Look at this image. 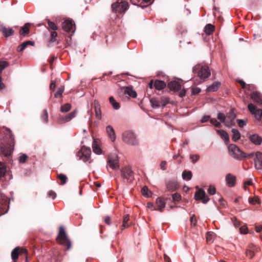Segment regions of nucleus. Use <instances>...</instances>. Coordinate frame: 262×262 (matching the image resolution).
Returning a JSON list of instances; mask_svg holds the SVG:
<instances>
[{
  "instance_id": "obj_4",
  "label": "nucleus",
  "mask_w": 262,
  "mask_h": 262,
  "mask_svg": "<svg viewBox=\"0 0 262 262\" xmlns=\"http://www.w3.org/2000/svg\"><path fill=\"white\" fill-rule=\"evenodd\" d=\"M193 73H197L198 76L202 80H205L210 75V71L207 66L196 65L193 68Z\"/></svg>"
},
{
  "instance_id": "obj_5",
  "label": "nucleus",
  "mask_w": 262,
  "mask_h": 262,
  "mask_svg": "<svg viewBox=\"0 0 262 262\" xmlns=\"http://www.w3.org/2000/svg\"><path fill=\"white\" fill-rule=\"evenodd\" d=\"M228 150L230 156L236 160H241L246 156V154L242 151L235 144H230L228 146Z\"/></svg>"
},
{
  "instance_id": "obj_14",
  "label": "nucleus",
  "mask_w": 262,
  "mask_h": 262,
  "mask_svg": "<svg viewBox=\"0 0 262 262\" xmlns=\"http://www.w3.org/2000/svg\"><path fill=\"white\" fill-rule=\"evenodd\" d=\"M165 206V202L163 198L159 197L156 199V206L154 207L153 210H158L160 212H163L164 208Z\"/></svg>"
},
{
  "instance_id": "obj_33",
  "label": "nucleus",
  "mask_w": 262,
  "mask_h": 262,
  "mask_svg": "<svg viewBox=\"0 0 262 262\" xmlns=\"http://www.w3.org/2000/svg\"><path fill=\"white\" fill-rule=\"evenodd\" d=\"M33 42L31 41H25L17 47V51L18 52H23L28 45H33Z\"/></svg>"
},
{
  "instance_id": "obj_53",
  "label": "nucleus",
  "mask_w": 262,
  "mask_h": 262,
  "mask_svg": "<svg viewBox=\"0 0 262 262\" xmlns=\"http://www.w3.org/2000/svg\"><path fill=\"white\" fill-rule=\"evenodd\" d=\"M161 103L163 106H165L169 103V98L168 97H163L161 99Z\"/></svg>"
},
{
  "instance_id": "obj_28",
  "label": "nucleus",
  "mask_w": 262,
  "mask_h": 262,
  "mask_svg": "<svg viewBox=\"0 0 262 262\" xmlns=\"http://www.w3.org/2000/svg\"><path fill=\"white\" fill-rule=\"evenodd\" d=\"M166 83L164 81L156 80L154 82V87L158 90H161L166 87Z\"/></svg>"
},
{
  "instance_id": "obj_49",
  "label": "nucleus",
  "mask_w": 262,
  "mask_h": 262,
  "mask_svg": "<svg viewBox=\"0 0 262 262\" xmlns=\"http://www.w3.org/2000/svg\"><path fill=\"white\" fill-rule=\"evenodd\" d=\"M9 66L8 62L6 61H1L0 62V73H2L3 70Z\"/></svg>"
},
{
  "instance_id": "obj_41",
  "label": "nucleus",
  "mask_w": 262,
  "mask_h": 262,
  "mask_svg": "<svg viewBox=\"0 0 262 262\" xmlns=\"http://www.w3.org/2000/svg\"><path fill=\"white\" fill-rule=\"evenodd\" d=\"M71 108V105L70 103H66L60 107V111L62 113H67L70 111Z\"/></svg>"
},
{
  "instance_id": "obj_46",
  "label": "nucleus",
  "mask_w": 262,
  "mask_h": 262,
  "mask_svg": "<svg viewBox=\"0 0 262 262\" xmlns=\"http://www.w3.org/2000/svg\"><path fill=\"white\" fill-rule=\"evenodd\" d=\"M41 118L45 123L48 122V114L47 110H44L42 112Z\"/></svg>"
},
{
  "instance_id": "obj_25",
  "label": "nucleus",
  "mask_w": 262,
  "mask_h": 262,
  "mask_svg": "<svg viewBox=\"0 0 262 262\" xmlns=\"http://www.w3.org/2000/svg\"><path fill=\"white\" fill-rule=\"evenodd\" d=\"M250 140L256 145H260L262 142V138L258 135L253 134L250 136Z\"/></svg>"
},
{
  "instance_id": "obj_35",
  "label": "nucleus",
  "mask_w": 262,
  "mask_h": 262,
  "mask_svg": "<svg viewBox=\"0 0 262 262\" xmlns=\"http://www.w3.org/2000/svg\"><path fill=\"white\" fill-rule=\"evenodd\" d=\"M232 133L233 134V136L232 137V139L234 142H236L237 140H238L240 139L241 134L236 129H232Z\"/></svg>"
},
{
  "instance_id": "obj_51",
  "label": "nucleus",
  "mask_w": 262,
  "mask_h": 262,
  "mask_svg": "<svg viewBox=\"0 0 262 262\" xmlns=\"http://www.w3.org/2000/svg\"><path fill=\"white\" fill-rule=\"evenodd\" d=\"M57 36V33L55 31H52L51 32V38L50 39V42H54L56 41V38Z\"/></svg>"
},
{
  "instance_id": "obj_63",
  "label": "nucleus",
  "mask_w": 262,
  "mask_h": 262,
  "mask_svg": "<svg viewBox=\"0 0 262 262\" xmlns=\"http://www.w3.org/2000/svg\"><path fill=\"white\" fill-rule=\"evenodd\" d=\"M190 221L192 225L194 226H195L196 224V220L195 217L194 215H193L192 216L190 217Z\"/></svg>"
},
{
  "instance_id": "obj_9",
  "label": "nucleus",
  "mask_w": 262,
  "mask_h": 262,
  "mask_svg": "<svg viewBox=\"0 0 262 262\" xmlns=\"http://www.w3.org/2000/svg\"><path fill=\"white\" fill-rule=\"evenodd\" d=\"M28 254V250L26 248L19 247H15L11 252V256L14 262H16L19 255L21 254Z\"/></svg>"
},
{
  "instance_id": "obj_55",
  "label": "nucleus",
  "mask_w": 262,
  "mask_h": 262,
  "mask_svg": "<svg viewBox=\"0 0 262 262\" xmlns=\"http://www.w3.org/2000/svg\"><path fill=\"white\" fill-rule=\"evenodd\" d=\"M210 123L216 127H220L221 123L219 122L216 119H210Z\"/></svg>"
},
{
  "instance_id": "obj_19",
  "label": "nucleus",
  "mask_w": 262,
  "mask_h": 262,
  "mask_svg": "<svg viewBox=\"0 0 262 262\" xmlns=\"http://www.w3.org/2000/svg\"><path fill=\"white\" fill-rule=\"evenodd\" d=\"M236 116L235 114L231 111L229 112L226 116L225 125L230 127L234 124V121Z\"/></svg>"
},
{
  "instance_id": "obj_36",
  "label": "nucleus",
  "mask_w": 262,
  "mask_h": 262,
  "mask_svg": "<svg viewBox=\"0 0 262 262\" xmlns=\"http://www.w3.org/2000/svg\"><path fill=\"white\" fill-rule=\"evenodd\" d=\"M57 178L58 180L60 181V182L59 183L60 185H63L67 182L68 178L65 174L63 173H60L57 174Z\"/></svg>"
},
{
  "instance_id": "obj_56",
  "label": "nucleus",
  "mask_w": 262,
  "mask_h": 262,
  "mask_svg": "<svg viewBox=\"0 0 262 262\" xmlns=\"http://www.w3.org/2000/svg\"><path fill=\"white\" fill-rule=\"evenodd\" d=\"M172 198L173 201H179L181 200V196L180 194L175 193L172 195Z\"/></svg>"
},
{
  "instance_id": "obj_59",
  "label": "nucleus",
  "mask_w": 262,
  "mask_h": 262,
  "mask_svg": "<svg viewBox=\"0 0 262 262\" xmlns=\"http://www.w3.org/2000/svg\"><path fill=\"white\" fill-rule=\"evenodd\" d=\"M239 231L242 234H247L248 233V228L246 226H243L240 227Z\"/></svg>"
},
{
  "instance_id": "obj_20",
  "label": "nucleus",
  "mask_w": 262,
  "mask_h": 262,
  "mask_svg": "<svg viewBox=\"0 0 262 262\" xmlns=\"http://www.w3.org/2000/svg\"><path fill=\"white\" fill-rule=\"evenodd\" d=\"M74 23L71 19H67L64 20L62 24V28L63 30L66 32H70L72 28Z\"/></svg>"
},
{
  "instance_id": "obj_45",
  "label": "nucleus",
  "mask_w": 262,
  "mask_h": 262,
  "mask_svg": "<svg viewBox=\"0 0 262 262\" xmlns=\"http://www.w3.org/2000/svg\"><path fill=\"white\" fill-rule=\"evenodd\" d=\"M64 87L63 86H61L60 88H58L57 91L54 94V97L55 98L62 97V95L64 91Z\"/></svg>"
},
{
  "instance_id": "obj_11",
  "label": "nucleus",
  "mask_w": 262,
  "mask_h": 262,
  "mask_svg": "<svg viewBox=\"0 0 262 262\" xmlns=\"http://www.w3.org/2000/svg\"><path fill=\"white\" fill-rule=\"evenodd\" d=\"M260 251V249L259 247H257L253 244H250L248 246L246 253V256L249 258H252L256 253L259 252Z\"/></svg>"
},
{
  "instance_id": "obj_54",
  "label": "nucleus",
  "mask_w": 262,
  "mask_h": 262,
  "mask_svg": "<svg viewBox=\"0 0 262 262\" xmlns=\"http://www.w3.org/2000/svg\"><path fill=\"white\" fill-rule=\"evenodd\" d=\"M200 159V156L199 155H192L190 156V159L192 163H195Z\"/></svg>"
},
{
  "instance_id": "obj_18",
  "label": "nucleus",
  "mask_w": 262,
  "mask_h": 262,
  "mask_svg": "<svg viewBox=\"0 0 262 262\" xmlns=\"http://www.w3.org/2000/svg\"><path fill=\"white\" fill-rule=\"evenodd\" d=\"M166 186L168 191L173 192L178 188L179 185L176 181L172 180L168 181L166 183Z\"/></svg>"
},
{
  "instance_id": "obj_29",
  "label": "nucleus",
  "mask_w": 262,
  "mask_h": 262,
  "mask_svg": "<svg viewBox=\"0 0 262 262\" xmlns=\"http://www.w3.org/2000/svg\"><path fill=\"white\" fill-rule=\"evenodd\" d=\"M218 134L221 137L225 140L226 143H228L229 141V137L228 133L224 130H217Z\"/></svg>"
},
{
  "instance_id": "obj_47",
  "label": "nucleus",
  "mask_w": 262,
  "mask_h": 262,
  "mask_svg": "<svg viewBox=\"0 0 262 262\" xmlns=\"http://www.w3.org/2000/svg\"><path fill=\"white\" fill-rule=\"evenodd\" d=\"M249 203L252 205H255L256 204H259L260 200L257 196L254 198H249Z\"/></svg>"
},
{
  "instance_id": "obj_34",
  "label": "nucleus",
  "mask_w": 262,
  "mask_h": 262,
  "mask_svg": "<svg viewBox=\"0 0 262 262\" xmlns=\"http://www.w3.org/2000/svg\"><path fill=\"white\" fill-rule=\"evenodd\" d=\"M129 220V214H125L123 216V224L121 227V230H123L125 228H127L129 226V224L128 223V222Z\"/></svg>"
},
{
  "instance_id": "obj_60",
  "label": "nucleus",
  "mask_w": 262,
  "mask_h": 262,
  "mask_svg": "<svg viewBox=\"0 0 262 262\" xmlns=\"http://www.w3.org/2000/svg\"><path fill=\"white\" fill-rule=\"evenodd\" d=\"M232 220L235 227H238L241 225V222L237 220L236 217H234L233 219H232Z\"/></svg>"
},
{
  "instance_id": "obj_58",
  "label": "nucleus",
  "mask_w": 262,
  "mask_h": 262,
  "mask_svg": "<svg viewBox=\"0 0 262 262\" xmlns=\"http://www.w3.org/2000/svg\"><path fill=\"white\" fill-rule=\"evenodd\" d=\"M191 90L193 95L198 94L201 92V89L198 87H192Z\"/></svg>"
},
{
  "instance_id": "obj_42",
  "label": "nucleus",
  "mask_w": 262,
  "mask_h": 262,
  "mask_svg": "<svg viewBox=\"0 0 262 262\" xmlns=\"http://www.w3.org/2000/svg\"><path fill=\"white\" fill-rule=\"evenodd\" d=\"M6 171V167L5 164L0 162V177H4Z\"/></svg>"
},
{
  "instance_id": "obj_7",
  "label": "nucleus",
  "mask_w": 262,
  "mask_h": 262,
  "mask_svg": "<svg viewBox=\"0 0 262 262\" xmlns=\"http://www.w3.org/2000/svg\"><path fill=\"white\" fill-rule=\"evenodd\" d=\"M128 3L123 0H117L112 5L113 11L118 13H124L128 9Z\"/></svg>"
},
{
  "instance_id": "obj_16",
  "label": "nucleus",
  "mask_w": 262,
  "mask_h": 262,
  "mask_svg": "<svg viewBox=\"0 0 262 262\" xmlns=\"http://www.w3.org/2000/svg\"><path fill=\"white\" fill-rule=\"evenodd\" d=\"M0 31L6 38L12 35L14 33V31L12 28H7L2 24L0 25Z\"/></svg>"
},
{
  "instance_id": "obj_40",
  "label": "nucleus",
  "mask_w": 262,
  "mask_h": 262,
  "mask_svg": "<svg viewBox=\"0 0 262 262\" xmlns=\"http://www.w3.org/2000/svg\"><path fill=\"white\" fill-rule=\"evenodd\" d=\"M182 178L184 180H190L192 178V173L190 171H184L182 173Z\"/></svg>"
},
{
  "instance_id": "obj_64",
  "label": "nucleus",
  "mask_w": 262,
  "mask_h": 262,
  "mask_svg": "<svg viewBox=\"0 0 262 262\" xmlns=\"http://www.w3.org/2000/svg\"><path fill=\"white\" fill-rule=\"evenodd\" d=\"M210 119V117L209 115H205L201 119V122L205 123L207 122Z\"/></svg>"
},
{
  "instance_id": "obj_1",
  "label": "nucleus",
  "mask_w": 262,
  "mask_h": 262,
  "mask_svg": "<svg viewBox=\"0 0 262 262\" xmlns=\"http://www.w3.org/2000/svg\"><path fill=\"white\" fill-rule=\"evenodd\" d=\"M14 145V137L10 129L0 127V155L10 159Z\"/></svg>"
},
{
  "instance_id": "obj_57",
  "label": "nucleus",
  "mask_w": 262,
  "mask_h": 262,
  "mask_svg": "<svg viewBox=\"0 0 262 262\" xmlns=\"http://www.w3.org/2000/svg\"><path fill=\"white\" fill-rule=\"evenodd\" d=\"M208 192L210 195L214 194L216 192L215 188L213 186H209V187L208 189Z\"/></svg>"
},
{
  "instance_id": "obj_10",
  "label": "nucleus",
  "mask_w": 262,
  "mask_h": 262,
  "mask_svg": "<svg viewBox=\"0 0 262 262\" xmlns=\"http://www.w3.org/2000/svg\"><path fill=\"white\" fill-rule=\"evenodd\" d=\"M194 199L196 200H201L202 203L206 204L209 200V199L203 189H198V191L194 194Z\"/></svg>"
},
{
  "instance_id": "obj_24",
  "label": "nucleus",
  "mask_w": 262,
  "mask_h": 262,
  "mask_svg": "<svg viewBox=\"0 0 262 262\" xmlns=\"http://www.w3.org/2000/svg\"><path fill=\"white\" fill-rule=\"evenodd\" d=\"M96 117L100 119L101 118V112L100 105L98 101L95 100L94 102Z\"/></svg>"
},
{
  "instance_id": "obj_26",
  "label": "nucleus",
  "mask_w": 262,
  "mask_h": 262,
  "mask_svg": "<svg viewBox=\"0 0 262 262\" xmlns=\"http://www.w3.org/2000/svg\"><path fill=\"white\" fill-rule=\"evenodd\" d=\"M106 131L111 140L114 142L115 140L116 136L113 128L111 126L108 125L106 127Z\"/></svg>"
},
{
  "instance_id": "obj_39",
  "label": "nucleus",
  "mask_w": 262,
  "mask_h": 262,
  "mask_svg": "<svg viewBox=\"0 0 262 262\" xmlns=\"http://www.w3.org/2000/svg\"><path fill=\"white\" fill-rule=\"evenodd\" d=\"M109 101L115 110H118L120 108V105L118 102L116 101L113 97L111 96L109 98Z\"/></svg>"
},
{
  "instance_id": "obj_50",
  "label": "nucleus",
  "mask_w": 262,
  "mask_h": 262,
  "mask_svg": "<svg viewBox=\"0 0 262 262\" xmlns=\"http://www.w3.org/2000/svg\"><path fill=\"white\" fill-rule=\"evenodd\" d=\"M28 159V156L25 154H21L19 157L18 160L19 163H25L27 159Z\"/></svg>"
},
{
  "instance_id": "obj_12",
  "label": "nucleus",
  "mask_w": 262,
  "mask_h": 262,
  "mask_svg": "<svg viewBox=\"0 0 262 262\" xmlns=\"http://www.w3.org/2000/svg\"><path fill=\"white\" fill-rule=\"evenodd\" d=\"M76 114V112L73 111L65 116H59L57 119V122L59 124H62L69 122L75 117Z\"/></svg>"
},
{
  "instance_id": "obj_13",
  "label": "nucleus",
  "mask_w": 262,
  "mask_h": 262,
  "mask_svg": "<svg viewBox=\"0 0 262 262\" xmlns=\"http://www.w3.org/2000/svg\"><path fill=\"white\" fill-rule=\"evenodd\" d=\"M248 108L250 112L254 114L256 118L259 119L262 118V109H256V107L252 103L248 104Z\"/></svg>"
},
{
  "instance_id": "obj_23",
  "label": "nucleus",
  "mask_w": 262,
  "mask_h": 262,
  "mask_svg": "<svg viewBox=\"0 0 262 262\" xmlns=\"http://www.w3.org/2000/svg\"><path fill=\"white\" fill-rule=\"evenodd\" d=\"M226 180L227 185L229 187H232L235 185L236 182L235 177L232 176L230 173H228L226 175Z\"/></svg>"
},
{
  "instance_id": "obj_37",
  "label": "nucleus",
  "mask_w": 262,
  "mask_h": 262,
  "mask_svg": "<svg viewBox=\"0 0 262 262\" xmlns=\"http://www.w3.org/2000/svg\"><path fill=\"white\" fill-rule=\"evenodd\" d=\"M79 154L81 155L91 156V150L90 148H87L85 146H83L82 147L81 150Z\"/></svg>"
},
{
  "instance_id": "obj_17",
  "label": "nucleus",
  "mask_w": 262,
  "mask_h": 262,
  "mask_svg": "<svg viewBox=\"0 0 262 262\" xmlns=\"http://www.w3.org/2000/svg\"><path fill=\"white\" fill-rule=\"evenodd\" d=\"M108 163L110 167L113 169H117L119 167L118 157L116 156L114 157L109 156L108 157Z\"/></svg>"
},
{
  "instance_id": "obj_15",
  "label": "nucleus",
  "mask_w": 262,
  "mask_h": 262,
  "mask_svg": "<svg viewBox=\"0 0 262 262\" xmlns=\"http://www.w3.org/2000/svg\"><path fill=\"white\" fill-rule=\"evenodd\" d=\"M254 161L255 167L257 169H262V153L256 152Z\"/></svg>"
},
{
  "instance_id": "obj_61",
  "label": "nucleus",
  "mask_w": 262,
  "mask_h": 262,
  "mask_svg": "<svg viewBox=\"0 0 262 262\" xmlns=\"http://www.w3.org/2000/svg\"><path fill=\"white\" fill-rule=\"evenodd\" d=\"M80 157V159L83 160V162H86L90 160L91 156H88L85 155H81L79 156Z\"/></svg>"
},
{
  "instance_id": "obj_43",
  "label": "nucleus",
  "mask_w": 262,
  "mask_h": 262,
  "mask_svg": "<svg viewBox=\"0 0 262 262\" xmlns=\"http://www.w3.org/2000/svg\"><path fill=\"white\" fill-rule=\"evenodd\" d=\"M150 104L153 108H158L160 106V102L155 98H151L150 100Z\"/></svg>"
},
{
  "instance_id": "obj_48",
  "label": "nucleus",
  "mask_w": 262,
  "mask_h": 262,
  "mask_svg": "<svg viewBox=\"0 0 262 262\" xmlns=\"http://www.w3.org/2000/svg\"><path fill=\"white\" fill-rule=\"evenodd\" d=\"M47 21L49 27L51 29H52V30H53L54 31L57 30L58 29L57 26H56V25L54 22L51 21L49 19H47Z\"/></svg>"
},
{
  "instance_id": "obj_27",
  "label": "nucleus",
  "mask_w": 262,
  "mask_h": 262,
  "mask_svg": "<svg viewBox=\"0 0 262 262\" xmlns=\"http://www.w3.org/2000/svg\"><path fill=\"white\" fill-rule=\"evenodd\" d=\"M30 24L26 23L25 25L20 29L19 34L24 36L29 34L30 32Z\"/></svg>"
},
{
  "instance_id": "obj_22",
  "label": "nucleus",
  "mask_w": 262,
  "mask_h": 262,
  "mask_svg": "<svg viewBox=\"0 0 262 262\" xmlns=\"http://www.w3.org/2000/svg\"><path fill=\"white\" fill-rule=\"evenodd\" d=\"M253 101L258 104H262V96L257 92H254L251 95Z\"/></svg>"
},
{
  "instance_id": "obj_32",
  "label": "nucleus",
  "mask_w": 262,
  "mask_h": 262,
  "mask_svg": "<svg viewBox=\"0 0 262 262\" xmlns=\"http://www.w3.org/2000/svg\"><path fill=\"white\" fill-rule=\"evenodd\" d=\"M124 93L128 94L129 96L133 98H136L137 96L136 92L133 90L132 88L129 86L125 88Z\"/></svg>"
},
{
  "instance_id": "obj_62",
  "label": "nucleus",
  "mask_w": 262,
  "mask_h": 262,
  "mask_svg": "<svg viewBox=\"0 0 262 262\" xmlns=\"http://www.w3.org/2000/svg\"><path fill=\"white\" fill-rule=\"evenodd\" d=\"M237 122L238 123V126L241 127H243L244 125L246 124V122L243 120L242 119H237Z\"/></svg>"
},
{
  "instance_id": "obj_8",
  "label": "nucleus",
  "mask_w": 262,
  "mask_h": 262,
  "mask_svg": "<svg viewBox=\"0 0 262 262\" xmlns=\"http://www.w3.org/2000/svg\"><path fill=\"white\" fill-rule=\"evenodd\" d=\"M8 199L3 194H0V216L7 213L9 209Z\"/></svg>"
},
{
  "instance_id": "obj_38",
  "label": "nucleus",
  "mask_w": 262,
  "mask_h": 262,
  "mask_svg": "<svg viewBox=\"0 0 262 262\" xmlns=\"http://www.w3.org/2000/svg\"><path fill=\"white\" fill-rule=\"evenodd\" d=\"M214 31V27L210 24H207L205 28V32L208 35H210Z\"/></svg>"
},
{
  "instance_id": "obj_2",
  "label": "nucleus",
  "mask_w": 262,
  "mask_h": 262,
  "mask_svg": "<svg viewBox=\"0 0 262 262\" xmlns=\"http://www.w3.org/2000/svg\"><path fill=\"white\" fill-rule=\"evenodd\" d=\"M121 180L125 184L132 183L135 180L134 173L130 167L125 166L120 171Z\"/></svg>"
},
{
  "instance_id": "obj_31",
  "label": "nucleus",
  "mask_w": 262,
  "mask_h": 262,
  "mask_svg": "<svg viewBox=\"0 0 262 262\" xmlns=\"http://www.w3.org/2000/svg\"><path fill=\"white\" fill-rule=\"evenodd\" d=\"M221 83L219 82H214L207 88L208 92L216 91L220 88Z\"/></svg>"
},
{
  "instance_id": "obj_6",
  "label": "nucleus",
  "mask_w": 262,
  "mask_h": 262,
  "mask_svg": "<svg viewBox=\"0 0 262 262\" xmlns=\"http://www.w3.org/2000/svg\"><path fill=\"white\" fill-rule=\"evenodd\" d=\"M122 140L125 143L133 146L138 145L139 143L135 133L129 130L125 131L123 133Z\"/></svg>"
},
{
  "instance_id": "obj_52",
  "label": "nucleus",
  "mask_w": 262,
  "mask_h": 262,
  "mask_svg": "<svg viewBox=\"0 0 262 262\" xmlns=\"http://www.w3.org/2000/svg\"><path fill=\"white\" fill-rule=\"evenodd\" d=\"M226 118V117H225V115L223 113H220L217 114V119L221 122H224L225 123Z\"/></svg>"
},
{
  "instance_id": "obj_44",
  "label": "nucleus",
  "mask_w": 262,
  "mask_h": 262,
  "mask_svg": "<svg viewBox=\"0 0 262 262\" xmlns=\"http://www.w3.org/2000/svg\"><path fill=\"white\" fill-rule=\"evenodd\" d=\"M142 194L146 197H149L151 194V192L148 190V189L147 186H144L142 190Z\"/></svg>"
},
{
  "instance_id": "obj_30",
  "label": "nucleus",
  "mask_w": 262,
  "mask_h": 262,
  "mask_svg": "<svg viewBox=\"0 0 262 262\" xmlns=\"http://www.w3.org/2000/svg\"><path fill=\"white\" fill-rule=\"evenodd\" d=\"M93 150L96 154H100L102 152V150L99 145L98 144L97 141L95 139L92 145Z\"/></svg>"
},
{
  "instance_id": "obj_3",
  "label": "nucleus",
  "mask_w": 262,
  "mask_h": 262,
  "mask_svg": "<svg viewBox=\"0 0 262 262\" xmlns=\"http://www.w3.org/2000/svg\"><path fill=\"white\" fill-rule=\"evenodd\" d=\"M56 241L59 244L66 246L67 250H69L71 249V242L63 227H60L59 228V232L56 237Z\"/></svg>"
},
{
  "instance_id": "obj_21",
  "label": "nucleus",
  "mask_w": 262,
  "mask_h": 262,
  "mask_svg": "<svg viewBox=\"0 0 262 262\" xmlns=\"http://www.w3.org/2000/svg\"><path fill=\"white\" fill-rule=\"evenodd\" d=\"M167 87L171 90L173 91H179L181 89V85L176 81H172L169 82L167 84Z\"/></svg>"
}]
</instances>
